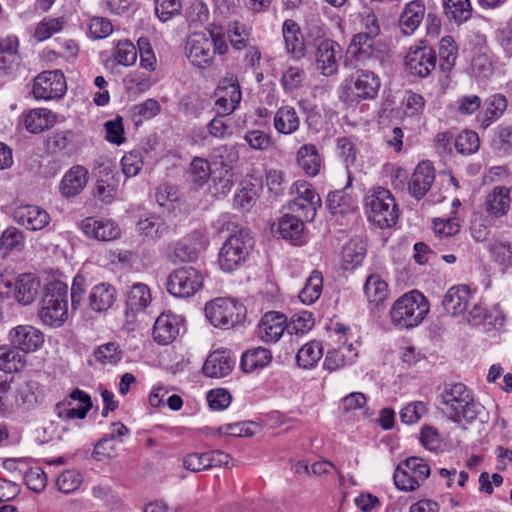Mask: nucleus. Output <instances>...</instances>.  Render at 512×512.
I'll return each instance as SVG.
<instances>
[{"mask_svg":"<svg viewBox=\"0 0 512 512\" xmlns=\"http://www.w3.org/2000/svg\"><path fill=\"white\" fill-rule=\"evenodd\" d=\"M443 412L455 423H472L483 406L474 399L472 391L462 383L447 385L441 394Z\"/></svg>","mask_w":512,"mask_h":512,"instance_id":"f257e3e1","label":"nucleus"},{"mask_svg":"<svg viewBox=\"0 0 512 512\" xmlns=\"http://www.w3.org/2000/svg\"><path fill=\"white\" fill-rule=\"evenodd\" d=\"M429 301L419 291L413 290L399 297L390 310L391 321L400 328L418 326L427 316Z\"/></svg>","mask_w":512,"mask_h":512,"instance_id":"f03ea898","label":"nucleus"},{"mask_svg":"<svg viewBox=\"0 0 512 512\" xmlns=\"http://www.w3.org/2000/svg\"><path fill=\"white\" fill-rule=\"evenodd\" d=\"M255 241L248 230L241 229L231 234L223 243L218 263L225 272H231L241 266L249 257Z\"/></svg>","mask_w":512,"mask_h":512,"instance_id":"7ed1b4c3","label":"nucleus"},{"mask_svg":"<svg viewBox=\"0 0 512 512\" xmlns=\"http://www.w3.org/2000/svg\"><path fill=\"white\" fill-rule=\"evenodd\" d=\"M365 207L368 219L380 228L391 227L398 220L395 199L385 188H374L365 198Z\"/></svg>","mask_w":512,"mask_h":512,"instance_id":"20e7f679","label":"nucleus"},{"mask_svg":"<svg viewBox=\"0 0 512 512\" xmlns=\"http://www.w3.org/2000/svg\"><path fill=\"white\" fill-rule=\"evenodd\" d=\"M430 473L431 469L426 460L412 456L397 465L393 480L399 490L412 492L425 482Z\"/></svg>","mask_w":512,"mask_h":512,"instance_id":"39448f33","label":"nucleus"},{"mask_svg":"<svg viewBox=\"0 0 512 512\" xmlns=\"http://www.w3.org/2000/svg\"><path fill=\"white\" fill-rule=\"evenodd\" d=\"M380 86V79L374 72L358 70L345 80L341 97L350 103L372 100L378 95Z\"/></svg>","mask_w":512,"mask_h":512,"instance_id":"423d86ee","label":"nucleus"},{"mask_svg":"<svg viewBox=\"0 0 512 512\" xmlns=\"http://www.w3.org/2000/svg\"><path fill=\"white\" fill-rule=\"evenodd\" d=\"M201 271L192 266H183L173 270L166 281L167 291L180 298H187L197 293L203 286Z\"/></svg>","mask_w":512,"mask_h":512,"instance_id":"0eeeda50","label":"nucleus"},{"mask_svg":"<svg viewBox=\"0 0 512 512\" xmlns=\"http://www.w3.org/2000/svg\"><path fill=\"white\" fill-rule=\"evenodd\" d=\"M205 314L213 326L229 329L241 321L244 308L232 299L217 298L206 304Z\"/></svg>","mask_w":512,"mask_h":512,"instance_id":"6e6552de","label":"nucleus"},{"mask_svg":"<svg viewBox=\"0 0 512 512\" xmlns=\"http://www.w3.org/2000/svg\"><path fill=\"white\" fill-rule=\"evenodd\" d=\"M38 316L43 324L50 327L62 326L68 318V301L65 290L57 289L45 294Z\"/></svg>","mask_w":512,"mask_h":512,"instance_id":"1a4fd4ad","label":"nucleus"},{"mask_svg":"<svg viewBox=\"0 0 512 512\" xmlns=\"http://www.w3.org/2000/svg\"><path fill=\"white\" fill-rule=\"evenodd\" d=\"M66 89L65 77L61 71H44L34 79L32 93L35 99L47 101L62 98Z\"/></svg>","mask_w":512,"mask_h":512,"instance_id":"9d476101","label":"nucleus"},{"mask_svg":"<svg viewBox=\"0 0 512 512\" xmlns=\"http://www.w3.org/2000/svg\"><path fill=\"white\" fill-rule=\"evenodd\" d=\"M185 51L189 61L198 68L209 67L213 58V43L211 35L194 33L187 39Z\"/></svg>","mask_w":512,"mask_h":512,"instance_id":"9b49d317","label":"nucleus"},{"mask_svg":"<svg viewBox=\"0 0 512 512\" xmlns=\"http://www.w3.org/2000/svg\"><path fill=\"white\" fill-rule=\"evenodd\" d=\"M215 96L219 113L229 115L234 112L242 99L238 79L234 75L224 77L215 90Z\"/></svg>","mask_w":512,"mask_h":512,"instance_id":"f8f14e48","label":"nucleus"},{"mask_svg":"<svg viewBox=\"0 0 512 512\" xmlns=\"http://www.w3.org/2000/svg\"><path fill=\"white\" fill-rule=\"evenodd\" d=\"M342 49L331 39H320L316 44L315 62L317 69L324 76H332L338 72Z\"/></svg>","mask_w":512,"mask_h":512,"instance_id":"ddd939ff","label":"nucleus"},{"mask_svg":"<svg viewBox=\"0 0 512 512\" xmlns=\"http://www.w3.org/2000/svg\"><path fill=\"white\" fill-rule=\"evenodd\" d=\"M436 66L435 51L429 46H414L405 56V67L410 74L424 78Z\"/></svg>","mask_w":512,"mask_h":512,"instance_id":"4468645a","label":"nucleus"},{"mask_svg":"<svg viewBox=\"0 0 512 512\" xmlns=\"http://www.w3.org/2000/svg\"><path fill=\"white\" fill-rule=\"evenodd\" d=\"M8 340L22 354L38 351L45 342L44 334L31 325H18L8 333Z\"/></svg>","mask_w":512,"mask_h":512,"instance_id":"2eb2a0df","label":"nucleus"},{"mask_svg":"<svg viewBox=\"0 0 512 512\" xmlns=\"http://www.w3.org/2000/svg\"><path fill=\"white\" fill-rule=\"evenodd\" d=\"M287 332V317L276 311L265 313L257 325V337L265 343H276Z\"/></svg>","mask_w":512,"mask_h":512,"instance_id":"dca6fc26","label":"nucleus"},{"mask_svg":"<svg viewBox=\"0 0 512 512\" xmlns=\"http://www.w3.org/2000/svg\"><path fill=\"white\" fill-rule=\"evenodd\" d=\"M473 298L471 289L466 285H456L445 293L442 306L446 314L459 317L464 316Z\"/></svg>","mask_w":512,"mask_h":512,"instance_id":"f3484780","label":"nucleus"},{"mask_svg":"<svg viewBox=\"0 0 512 512\" xmlns=\"http://www.w3.org/2000/svg\"><path fill=\"white\" fill-rule=\"evenodd\" d=\"M181 330H183L182 317L171 312L162 313L155 321L153 337L160 345H168L176 339Z\"/></svg>","mask_w":512,"mask_h":512,"instance_id":"a211bd4d","label":"nucleus"},{"mask_svg":"<svg viewBox=\"0 0 512 512\" xmlns=\"http://www.w3.org/2000/svg\"><path fill=\"white\" fill-rule=\"evenodd\" d=\"M69 398L68 401L57 404L58 416L62 419H84L92 407L90 396L80 389H75Z\"/></svg>","mask_w":512,"mask_h":512,"instance_id":"6ab92c4d","label":"nucleus"},{"mask_svg":"<svg viewBox=\"0 0 512 512\" xmlns=\"http://www.w3.org/2000/svg\"><path fill=\"white\" fill-rule=\"evenodd\" d=\"M14 221L31 231L45 228L50 222L49 214L36 205H21L13 212Z\"/></svg>","mask_w":512,"mask_h":512,"instance_id":"aec40b11","label":"nucleus"},{"mask_svg":"<svg viewBox=\"0 0 512 512\" xmlns=\"http://www.w3.org/2000/svg\"><path fill=\"white\" fill-rule=\"evenodd\" d=\"M435 180L434 167L429 161H423L415 168L408 184V190L415 199H422Z\"/></svg>","mask_w":512,"mask_h":512,"instance_id":"412c9836","label":"nucleus"},{"mask_svg":"<svg viewBox=\"0 0 512 512\" xmlns=\"http://www.w3.org/2000/svg\"><path fill=\"white\" fill-rule=\"evenodd\" d=\"M81 229L87 237L98 241L114 240L120 235L118 225L110 219L88 217L82 221Z\"/></svg>","mask_w":512,"mask_h":512,"instance_id":"4be33fe9","label":"nucleus"},{"mask_svg":"<svg viewBox=\"0 0 512 512\" xmlns=\"http://www.w3.org/2000/svg\"><path fill=\"white\" fill-rule=\"evenodd\" d=\"M234 364L235 361L231 358L230 352L216 350L207 357L203 365V373L210 378H222L231 373Z\"/></svg>","mask_w":512,"mask_h":512,"instance_id":"5701e85b","label":"nucleus"},{"mask_svg":"<svg viewBox=\"0 0 512 512\" xmlns=\"http://www.w3.org/2000/svg\"><path fill=\"white\" fill-rule=\"evenodd\" d=\"M88 182V170L82 165L72 166L63 176L60 192L66 198L82 192Z\"/></svg>","mask_w":512,"mask_h":512,"instance_id":"b1692460","label":"nucleus"},{"mask_svg":"<svg viewBox=\"0 0 512 512\" xmlns=\"http://www.w3.org/2000/svg\"><path fill=\"white\" fill-rule=\"evenodd\" d=\"M20 122L31 133H41L50 129L56 122L52 111L46 108H36L22 114Z\"/></svg>","mask_w":512,"mask_h":512,"instance_id":"393cba45","label":"nucleus"},{"mask_svg":"<svg viewBox=\"0 0 512 512\" xmlns=\"http://www.w3.org/2000/svg\"><path fill=\"white\" fill-rule=\"evenodd\" d=\"M510 189L505 186H496L486 196L485 210L496 218L506 215L510 209Z\"/></svg>","mask_w":512,"mask_h":512,"instance_id":"a878e982","label":"nucleus"},{"mask_svg":"<svg viewBox=\"0 0 512 512\" xmlns=\"http://www.w3.org/2000/svg\"><path fill=\"white\" fill-rule=\"evenodd\" d=\"M425 15V6L420 0L406 4L399 19V26L405 35H411L419 27Z\"/></svg>","mask_w":512,"mask_h":512,"instance_id":"bb28decb","label":"nucleus"},{"mask_svg":"<svg viewBox=\"0 0 512 512\" xmlns=\"http://www.w3.org/2000/svg\"><path fill=\"white\" fill-rule=\"evenodd\" d=\"M40 282L33 274H22L14 284L13 296L22 305L31 304L38 295Z\"/></svg>","mask_w":512,"mask_h":512,"instance_id":"cd10ccee","label":"nucleus"},{"mask_svg":"<svg viewBox=\"0 0 512 512\" xmlns=\"http://www.w3.org/2000/svg\"><path fill=\"white\" fill-rule=\"evenodd\" d=\"M273 126L278 133L291 135L300 126V118L294 107L284 105L277 109L273 117Z\"/></svg>","mask_w":512,"mask_h":512,"instance_id":"c85d7f7f","label":"nucleus"},{"mask_svg":"<svg viewBox=\"0 0 512 512\" xmlns=\"http://www.w3.org/2000/svg\"><path fill=\"white\" fill-rule=\"evenodd\" d=\"M376 36H370L365 32H359L352 38L347 53L358 62L364 63L374 53V43Z\"/></svg>","mask_w":512,"mask_h":512,"instance_id":"c756f323","label":"nucleus"},{"mask_svg":"<svg viewBox=\"0 0 512 512\" xmlns=\"http://www.w3.org/2000/svg\"><path fill=\"white\" fill-rule=\"evenodd\" d=\"M116 299L114 287L106 283L95 285L89 294V305L95 312L108 310Z\"/></svg>","mask_w":512,"mask_h":512,"instance_id":"7c9ffc66","label":"nucleus"},{"mask_svg":"<svg viewBox=\"0 0 512 512\" xmlns=\"http://www.w3.org/2000/svg\"><path fill=\"white\" fill-rule=\"evenodd\" d=\"M296 160L307 175L316 176L320 172L322 160L314 144L301 146L297 151Z\"/></svg>","mask_w":512,"mask_h":512,"instance_id":"2f4dec72","label":"nucleus"},{"mask_svg":"<svg viewBox=\"0 0 512 512\" xmlns=\"http://www.w3.org/2000/svg\"><path fill=\"white\" fill-rule=\"evenodd\" d=\"M366 255V245L360 238H352L347 242L341 252L344 269H354L359 266Z\"/></svg>","mask_w":512,"mask_h":512,"instance_id":"473e14b6","label":"nucleus"},{"mask_svg":"<svg viewBox=\"0 0 512 512\" xmlns=\"http://www.w3.org/2000/svg\"><path fill=\"white\" fill-rule=\"evenodd\" d=\"M272 361L270 350L257 347L243 353L240 367L246 373H251L259 368H264Z\"/></svg>","mask_w":512,"mask_h":512,"instance_id":"72a5a7b5","label":"nucleus"},{"mask_svg":"<svg viewBox=\"0 0 512 512\" xmlns=\"http://www.w3.org/2000/svg\"><path fill=\"white\" fill-rule=\"evenodd\" d=\"M151 301L152 296L149 287L143 283H135L127 294V310L132 313L144 311Z\"/></svg>","mask_w":512,"mask_h":512,"instance_id":"f704fd0d","label":"nucleus"},{"mask_svg":"<svg viewBox=\"0 0 512 512\" xmlns=\"http://www.w3.org/2000/svg\"><path fill=\"white\" fill-rule=\"evenodd\" d=\"M26 363L25 355L13 345H0V370L5 373L21 371Z\"/></svg>","mask_w":512,"mask_h":512,"instance_id":"c9c22d12","label":"nucleus"},{"mask_svg":"<svg viewBox=\"0 0 512 512\" xmlns=\"http://www.w3.org/2000/svg\"><path fill=\"white\" fill-rule=\"evenodd\" d=\"M304 219L294 215L285 214L278 221V232L286 240L296 242L304 230Z\"/></svg>","mask_w":512,"mask_h":512,"instance_id":"e433bc0d","label":"nucleus"},{"mask_svg":"<svg viewBox=\"0 0 512 512\" xmlns=\"http://www.w3.org/2000/svg\"><path fill=\"white\" fill-rule=\"evenodd\" d=\"M486 249L495 263L505 269L512 267V242L491 239L488 240Z\"/></svg>","mask_w":512,"mask_h":512,"instance_id":"4c0bfd02","label":"nucleus"},{"mask_svg":"<svg viewBox=\"0 0 512 512\" xmlns=\"http://www.w3.org/2000/svg\"><path fill=\"white\" fill-rule=\"evenodd\" d=\"M364 293L369 303L378 306L388 297V285L378 274H371L366 279Z\"/></svg>","mask_w":512,"mask_h":512,"instance_id":"58836bf2","label":"nucleus"},{"mask_svg":"<svg viewBox=\"0 0 512 512\" xmlns=\"http://www.w3.org/2000/svg\"><path fill=\"white\" fill-rule=\"evenodd\" d=\"M323 289V276L321 272L314 270L306 280V283L299 293V299L303 304L310 305L316 302L321 296Z\"/></svg>","mask_w":512,"mask_h":512,"instance_id":"ea45409f","label":"nucleus"},{"mask_svg":"<svg viewBox=\"0 0 512 512\" xmlns=\"http://www.w3.org/2000/svg\"><path fill=\"white\" fill-rule=\"evenodd\" d=\"M323 346L318 341L304 344L296 355L297 363L304 369L312 368L322 357Z\"/></svg>","mask_w":512,"mask_h":512,"instance_id":"a19ab883","label":"nucleus"},{"mask_svg":"<svg viewBox=\"0 0 512 512\" xmlns=\"http://www.w3.org/2000/svg\"><path fill=\"white\" fill-rule=\"evenodd\" d=\"M283 38L289 53L299 58L303 56V42L299 37V27L293 20H286L283 24Z\"/></svg>","mask_w":512,"mask_h":512,"instance_id":"79ce46f5","label":"nucleus"},{"mask_svg":"<svg viewBox=\"0 0 512 512\" xmlns=\"http://www.w3.org/2000/svg\"><path fill=\"white\" fill-rule=\"evenodd\" d=\"M25 247V237L22 231L15 227L5 229L0 237V251L3 254L20 252Z\"/></svg>","mask_w":512,"mask_h":512,"instance_id":"37998d69","label":"nucleus"},{"mask_svg":"<svg viewBox=\"0 0 512 512\" xmlns=\"http://www.w3.org/2000/svg\"><path fill=\"white\" fill-rule=\"evenodd\" d=\"M347 349L348 355H343V350H338L337 348L329 350L324 360V368L329 371H335L345 365L352 364L358 357V350Z\"/></svg>","mask_w":512,"mask_h":512,"instance_id":"c03bdc74","label":"nucleus"},{"mask_svg":"<svg viewBox=\"0 0 512 512\" xmlns=\"http://www.w3.org/2000/svg\"><path fill=\"white\" fill-rule=\"evenodd\" d=\"M507 108V100L501 94H495L489 97L487 100V107L483 118L481 119V125L486 128L498 119Z\"/></svg>","mask_w":512,"mask_h":512,"instance_id":"a18cd8bd","label":"nucleus"},{"mask_svg":"<svg viewBox=\"0 0 512 512\" xmlns=\"http://www.w3.org/2000/svg\"><path fill=\"white\" fill-rule=\"evenodd\" d=\"M440 68L443 72H450L457 59V47L451 36L443 37L439 42Z\"/></svg>","mask_w":512,"mask_h":512,"instance_id":"49530a36","label":"nucleus"},{"mask_svg":"<svg viewBox=\"0 0 512 512\" xmlns=\"http://www.w3.org/2000/svg\"><path fill=\"white\" fill-rule=\"evenodd\" d=\"M444 11L447 17L456 22H464L471 16V4L469 0H443Z\"/></svg>","mask_w":512,"mask_h":512,"instance_id":"de8ad7c7","label":"nucleus"},{"mask_svg":"<svg viewBox=\"0 0 512 512\" xmlns=\"http://www.w3.org/2000/svg\"><path fill=\"white\" fill-rule=\"evenodd\" d=\"M137 226L142 234L150 238H161L167 234L169 230L168 225L161 218L154 215L140 219Z\"/></svg>","mask_w":512,"mask_h":512,"instance_id":"09e8293b","label":"nucleus"},{"mask_svg":"<svg viewBox=\"0 0 512 512\" xmlns=\"http://www.w3.org/2000/svg\"><path fill=\"white\" fill-rule=\"evenodd\" d=\"M314 326V318L308 311H302L292 316L291 320H287V334L302 336Z\"/></svg>","mask_w":512,"mask_h":512,"instance_id":"8fccbe9b","label":"nucleus"},{"mask_svg":"<svg viewBox=\"0 0 512 512\" xmlns=\"http://www.w3.org/2000/svg\"><path fill=\"white\" fill-rule=\"evenodd\" d=\"M189 175L195 186L202 187L211 176V168L208 160L195 157L190 164Z\"/></svg>","mask_w":512,"mask_h":512,"instance_id":"3c124183","label":"nucleus"},{"mask_svg":"<svg viewBox=\"0 0 512 512\" xmlns=\"http://www.w3.org/2000/svg\"><path fill=\"white\" fill-rule=\"evenodd\" d=\"M321 207V204L315 201H306L303 199H293L288 204V209L296 216L304 219L305 221H312L317 213V209Z\"/></svg>","mask_w":512,"mask_h":512,"instance_id":"603ef678","label":"nucleus"},{"mask_svg":"<svg viewBox=\"0 0 512 512\" xmlns=\"http://www.w3.org/2000/svg\"><path fill=\"white\" fill-rule=\"evenodd\" d=\"M65 24L63 17L60 18H44L36 27L34 37L38 41H45L53 34L60 32Z\"/></svg>","mask_w":512,"mask_h":512,"instance_id":"864d4df0","label":"nucleus"},{"mask_svg":"<svg viewBox=\"0 0 512 512\" xmlns=\"http://www.w3.org/2000/svg\"><path fill=\"white\" fill-rule=\"evenodd\" d=\"M305 79V72L297 66L287 67L281 76V84L286 92H292L302 87Z\"/></svg>","mask_w":512,"mask_h":512,"instance_id":"5fc2aeb1","label":"nucleus"},{"mask_svg":"<svg viewBox=\"0 0 512 512\" xmlns=\"http://www.w3.org/2000/svg\"><path fill=\"white\" fill-rule=\"evenodd\" d=\"M480 140L476 132L463 131L455 139V148L462 155H470L478 151Z\"/></svg>","mask_w":512,"mask_h":512,"instance_id":"6e6d98bb","label":"nucleus"},{"mask_svg":"<svg viewBox=\"0 0 512 512\" xmlns=\"http://www.w3.org/2000/svg\"><path fill=\"white\" fill-rule=\"evenodd\" d=\"M118 193V187L114 177L111 179H98L94 189V197L99 201L110 204Z\"/></svg>","mask_w":512,"mask_h":512,"instance_id":"4d7b16f0","label":"nucleus"},{"mask_svg":"<svg viewBox=\"0 0 512 512\" xmlns=\"http://www.w3.org/2000/svg\"><path fill=\"white\" fill-rule=\"evenodd\" d=\"M114 57L116 62L120 65H133L137 59V49L134 44L128 40L119 41L115 47Z\"/></svg>","mask_w":512,"mask_h":512,"instance_id":"13d9d810","label":"nucleus"},{"mask_svg":"<svg viewBox=\"0 0 512 512\" xmlns=\"http://www.w3.org/2000/svg\"><path fill=\"white\" fill-rule=\"evenodd\" d=\"M433 230L439 239L452 237L460 230L459 220L456 217L434 219Z\"/></svg>","mask_w":512,"mask_h":512,"instance_id":"bf43d9fd","label":"nucleus"},{"mask_svg":"<svg viewBox=\"0 0 512 512\" xmlns=\"http://www.w3.org/2000/svg\"><path fill=\"white\" fill-rule=\"evenodd\" d=\"M181 9L180 0H155V14L161 22L171 20Z\"/></svg>","mask_w":512,"mask_h":512,"instance_id":"052dcab7","label":"nucleus"},{"mask_svg":"<svg viewBox=\"0 0 512 512\" xmlns=\"http://www.w3.org/2000/svg\"><path fill=\"white\" fill-rule=\"evenodd\" d=\"M83 481L82 475L75 470H65L57 478L59 491L65 494L76 491Z\"/></svg>","mask_w":512,"mask_h":512,"instance_id":"680f3d73","label":"nucleus"},{"mask_svg":"<svg viewBox=\"0 0 512 512\" xmlns=\"http://www.w3.org/2000/svg\"><path fill=\"white\" fill-rule=\"evenodd\" d=\"M352 205V199L344 190L330 192L327 196V207L333 214H343Z\"/></svg>","mask_w":512,"mask_h":512,"instance_id":"e2e57ef3","label":"nucleus"},{"mask_svg":"<svg viewBox=\"0 0 512 512\" xmlns=\"http://www.w3.org/2000/svg\"><path fill=\"white\" fill-rule=\"evenodd\" d=\"M122 171L127 177H134L139 174L143 166L142 153L137 150L126 153L122 159Z\"/></svg>","mask_w":512,"mask_h":512,"instance_id":"0e129e2a","label":"nucleus"},{"mask_svg":"<svg viewBox=\"0 0 512 512\" xmlns=\"http://www.w3.org/2000/svg\"><path fill=\"white\" fill-rule=\"evenodd\" d=\"M427 408L422 401H414L405 405L400 411V419L403 423L411 425L420 420L426 414Z\"/></svg>","mask_w":512,"mask_h":512,"instance_id":"69168bd1","label":"nucleus"},{"mask_svg":"<svg viewBox=\"0 0 512 512\" xmlns=\"http://www.w3.org/2000/svg\"><path fill=\"white\" fill-rule=\"evenodd\" d=\"M95 358L102 364H116L121 360L122 353L118 344L109 342L96 350Z\"/></svg>","mask_w":512,"mask_h":512,"instance_id":"338daca9","label":"nucleus"},{"mask_svg":"<svg viewBox=\"0 0 512 512\" xmlns=\"http://www.w3.org/2000/svg\"><path fill=\"white\" fill-rule=\"evenodd\" d=\"M257 192L255 185L252 183L242 184V187L237 191L234 197L235 206L248 210L255 203Z\"/></svg>","mask_w":512,"mask_h":512,"instance_id":"774afa93","label":"nucleus"}]
</instances>
